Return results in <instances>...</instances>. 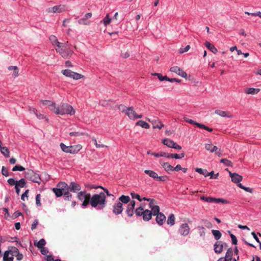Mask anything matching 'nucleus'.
I'll return each mask as SVG.
<instances>
[{
    "label": "nucleus",
    "mask_w": 261,
    "mask_h": 261,
    "mask_svg": "<svg viewBox=\"0 0 261 261\" xmlns=\"http://www.w3.org/2000/svg\"><path fill=\"white\" fill-rule=\"evenodd\" d=\"M89 204L92 207L97 210H102L106 204V196L105 193L100 192L99 194H94L92 197L90 194H87L85 200L83 201L82 205L83 207H86Z\"/></svg>",
    "instance_id": "f257e3e1"
},
{
    "label": "nucleus",
    "mask_w": 261,
    "mask_h": 261,
    "mask_svg": "<svg viewBox=\"0 0 261 261\" xmlns=\"http://www.w3.org/2000/svg\"><path fill=\"white\" fill-rule=\"evenodd\" d=\"M143 199L149 202V207L151 210L138 207L135 210V213L138 216H142L144 221H148L151 219L152 215H156L159 212L160 209L159 206L156 205V201L154 199L146 197H143Z\"/></svg>",
    "instance_id": "f03ea898"
},
{
    "label": "nucleus",
    "mask_w": 261,
    "mask_h": 261,
    "mask_svg": "<svg viewBox=\"0 0 261 261\" xmlns=\"http://www.w3.org/2000/svg\"><path fill=\"white\" fill-rule=\"evenodd\" d=\"M55 49L64 59L70 58L73 53L68 41L61 43L58 47H55Z\"/></svg>",
    "instance_id": "7ed1b4c3"
},
{
    "label": "nucleus",
    "mask_w": 261,
    "mask_h": 261,
    "mask_svg": "<svg viewBox=\"0 0 261 261\" xmlns=\"http://www.w3.org/2000/svg\"><path fill=\"white\" fill-rule=\"evenodd\" d=\"M54 113L57 115H63L65 114L74 115L75 110L72 107L67 103H61L60 105L56 107Z\"/></svg>",
    "instance_id": "20e7f679"
},
{
    "label": "nucleus",
    "mask_w": 261,
    "mask_h": 261,
    "mask_svg": "<svg viewBox=\"0 0 261 261\" xmlns=\"http://www.w3.org/2000/svg\"><path fill=\"white\" fill-rule=\"evenodd\" d=\"M24 177L27 179L38 184H40L41 180L39 174L35 173L32 170H28L25 172Z\"/></svg>",
    "instance_id": "39448f33"
},
{
    "label": "nucleus",
    "mask_w": 261,
    "mask_h": 261,
    "mask_svg": "<svg viewBox=\"0 0 261 261\" xmlns=\"http://www.w3.org/2000/svg\"><path fill=\"white\" fill-rule=\"evenodd\" d=\"M205 148L206 150L213 153L215 152L216 155L220 157L222 155V152L220 148L212 144H205Z\"/></svg>",
    "instance_id": "423d86ee"
},
{
    "label": "nucleus",
    "mask_w": 261,
    "mask_h": 261,
    "mask_svg": "<svg viewBox=\"0 0 261 261\" xmlns=\"http://www.w3.org/2000/svg\"><path fill=\"white\" fill-rule=\"evenodd\" d=\"M60 147L62 150L66 153H77L80 150V148H77L78 146H67L63 143L60 144Z\"/></svg>",
    "instance_id": "0eeeda50"
},
{
    "label": "nucleus",
    "mask_w": 261,
    "mask_h": 261,
    "mask_svg": "<svg viewBox=\"0 0 261 261\" xmlns=\"http://www.w3.org/2000/svg\"><path fill=\"white\" fill-rule=\"evenodd\" d=\"M200 199H201L205 202H209V203H212V202H215V203L221 202L222 203H228L227 200L224 199H222V198H213V197H205L204 196H200Z\"/></svg>",
    "instance_id": "6e6552de"
},
{
    "label": "nucleus",
    "mask_w": 261,
    "mask_h": 261,
    "mask_svg": "<svg viewBox=\"0 0 261 261\" xmlns=\"http://www.w3.org/2000/svg\"><path fill=\"white\" fill-rule=\"evenodd\" d=\"M61 72L66 76L72 77L74 80H79L83 77V75L81 74L72 71L69 69L62 70Z\"/></svg>",
    "instance_id": "1a4fd4ad"
},
{
    "label": "nucleus",
    "mask_w": 261,
    "mask_h": 261,
    "mask_svg": "<svg viewBox=\"0 0 261 261\" xmlns=\"http://www.w3.org/2000/svg\"><path fill=\"white\" fill-rule=\"evenodd\" d=\"M125 114L129 117V119L135 120L137 118H141L142 117V115H138L134 110L132 107H127L126 109Z\"/></svg>",
    "instance_id": "9d476101"
},
{
    "label": "nucleus",
    "mask_w": 261,
    "mask_h": 261,
    "mask_svg": "<svg viewBox=\"0 0 261 261\" xmlns=\"http://www.w3.org/2000/svg\"><path fill=\"white\" fill-rule=\"evenodd\" d=\"M66 9V6L65 5H60L49 8L46 10V11L48 13H61L65 11Z\"/></svg>",
    "instance_id": "9b49d317"
},
{
    "label": "nucleus",
    "mask_w": 261,
    "mask_h": 261,
    "mask_svg": "<svg viewBox=\"0 0 261 261\" xmlns=\"http://www.w3.org/2000/svg\"><path fill=\"white\" fill-rule=\"evenodd\" d=\"M162 143L167 146L170 147L174 148L176 149H181V147L177 144L176 143L174 142L173 140L168 139H165L163 140Z\"/></svg>",
    "instance_id": "f8f14e48"
},
{
    "label": "nucleus",
    "mask_w": 261,
    "mask_h": 261,
    "mask_svg": "<svg viewBox=\"0 0 261 261\" xmlns=\"http://www.w3.org/2000/svg\"><path fill=\"white\" fill-rule=\"evenodd\" d=\"M190 228L187 223L182 224L178 229L179 233L183 236H188L190 233Z\"/></svg>",
    "instance_id": "ddd939ff"
},
{
    "label": "nucleus",
    "mask_w": 261,
    "mask_h": 261,
    "mask_svg": "<svg viewBox=\"0 0 261 261\" xmlns=\"http://www.w3.org/2000/svg\"><path fill=\"white\" fill-rule=\"evenodd\" d=\"M123 210V204L120 201H117L113 206V213L116 215L120 214Z\"/></svg>",
    "instance_id": "4468645a"
},
{
    "label": "nucleus",
    "mask_w": 261,
    "mask_h": 261,
    "mask_svg": "<svg viewBox=\"0 0 261 261\" xmlns=\"http://www.w3.org/2000/svg\"><path fill=\"white\" fill-rule=\"evenodd\" d=\"M92 14L91 12L86 13L84 16L78 20L80 24L88 25L90 24V21L89 20L91 18Z\"/></svg>",
    "instance_id": "2eb2a0df"
},
{
    "label": "nucleus",
    "mask_w": 261,
    "mask_h": 261,
    "mask_svg": "<svg viewBox=\"0 0 261 261\" xmlns=\"http://www.w3.org/2000/svg\"><path fill=\"white\" fill-rule=\"evenodd\" d=\"M226 170L229 172V176L231 178V180L233 182L239 184L243 179V177L236 173H231L228 170V169H226Z\"/></svg>",
    "instance_id": "dca6fc26"
},
{
    "label": "nucleus",
    "mask_w": 261,
    "mask_h": 261,
    "mask_svg": "<svg viewBox=\"0 0 261 261\" xmlns=\"http://www.w3.org/2000/svg\"><path fill=\"white\" fill-rule=\"evenodd\" d=\"M170 71L171 72H174L178 74V75L186 78L187 76V74L182 69L180 68L178 66H173L170 68Z\"/></svg>",
    "instance_id": "f3484780"
},
{
    "label": "nucleus",
    "mask_w": 261,
    "mask_h": 261,
    "mask_svg": "<svg viewBox=\"0 0 261 261\" xmlns=\"http://www.w3.org/2000/svg\"><path fill=\"white\" fill-rule=\"evenodd\" d=\"M136 205V202L134 200H132L130 203L127 205L126 213L129 217H132L134 214V208Z\"/></svg>",
    "instance_id": "a211bd4d"
},
{
    "label": "nucleus",
    "mask_w": 261,
    "mask_h": 261,
    "mask_svg": "<svg viewBox=\"0 0 261 261\" xmlns=\"http://www.w3.org/2000/svg\"><path fill=\"white\" fill-rule=\"evenodd\" d=\"M148 121L152 123L153 128H159L161 129L164 126V124L162 123L159 119H149Z\"/></svg>",
    "instance_id": "6ab92c4d"
},
{
    "label": "nucleus",
    "mask_w": 261,
    "mask_h": 261,
    "mask_svg": "<svg viewBox=\"0 0 261 261\" xmlns=\"http://www.w3.org/2000/svg\"><path fill=\"white\" fill-rule=\"evenodd\" d=\"M226 246L225 243H223L221 241H217L214 244V251L216 253H220L222 252L223 247Z\"/></svg>",
    "instance_id": "aec40b11"
},
{
    "label": "nucleus",
    "mask_w": 261,
    "mask_h": 261,
    "mask_svg": "<svg viewBox=\"0 0 261 261\" xmlns=\"http://www.w3.org/2000/svg\"><path fill=\"white\" fill-rule=\"evenodd\" d=\"M81 190L80 185L74 182H71L69 185V191L76 193Z\"/></svg>",
    "instance_id": "412c9836"
},
{
    "label": "nucleus",
    "mask_w": 261,
    "mask_h": 261,
    "mask_svg": "<svg viewBox=\"0 0 261 261\" xmlns=\"http://www.w3.org/2000/svg\"><path fill=\"white\" fill-rule=\"evenodd\" d=\"M156 222L160 225H162L164 224L166 220L165 216L160 212L156 214Z\"/></svg>",
    "instance_id": "4be33fe9"
},
{
    "label": "nucleus",
    "mask_w": 261,
    "mask_h": 261,
    "mask_svg": "<svg viewBox=\"0 0 261 261\" xmlns=\"http://www.w3.org/2000/svg\"><path fill=\"white\" fill-rule=\"evenodd\" d=\"M41 102L43 105L47 106L49 109L51 111H52L53 113H54V111H55V108L56 107V103H55L53 101H51L50 100H41Z\"/></svg>",
    "instance_id": "5701e85b"
},
{
    "label": "nucleus",
    "mask_w": 261,
    "mask_h": 261,
    "mask_svg": "<svg viewBox=\"0 0 261 261\" xmlns=\"http://www.w3.org/2000/svg\"><path fill=\"white\" fill-rule=\"evenodd\" d=\"M215 113L217 115H218L221 117H227V118H231V114L227 111H224L220 110H216L215 111Z\"/></svg>",
    "instance_id": "b1692460"
},
{
    "label": "nucleus",
    "mask_w": 261,
    "mask_h": 261,
    "mask_svg": "<svg viewBox=\"0 0 261 261\" xmlns=\"http://www.w3.org/2000/svg\"><path fill=\"white\" fill-rule=\"evenodd\" d=\"M57 187L59 188L61 191L64 193L69 191V185L64 182H60L57 185Z\"/></svg>",
    "instance_id": "393cba45"
},
{
    "label": "nucleus",
    "mask_w": 261,
    "mask_h": 261,
    "mask_svg": "<svg viewBox=\"0 0 261 261\" xmlns=\"http://www.w3.org/2000/svg\"><path fill=\"white\" fill-rule=\"evenodd\" d=\"M195 171L200 174L203 175L205 177L211 175V174L213 173V171L211 172H208L206 169L198 168L195 169Z\"/></svg>",
    "instance_id": "a878e982"
},
{
    "label": "nucleus",
    "mask_w": 261,
    "mask_h": 261,
    "mask_svg": "<svg viewBox=\"0 0 261 261\" xmlns=\"http://www.w3.org/2000/svg\"><path fill=\"white\" fill-rule=\"evenodd\" d=\"M49 40L50 41L53 45L55 46V47H58L61 44V42H59L57 39V38L56 36L51 35L49 37Z\"/></svg>",
    "instance_id": "bb28decb"
},
{
    "label": "nucleus",
    "mask_w": 261,
    "mask_h": 261,
    "mask_svg": "<svg viewBox=\"0 0 261 261\" xmlns=\"http://www.w3.org/2000/svg\"><path fill=\"white\" fill-rule=\"evenodd\" d=\"M9 70H12L13 74L12 76L14 77H16L19 75V69L16 66H10L8 67Z\"/></svg>",
    "instance_id": "cd10ccee"
},
{
    "label": "nucleus",
    "mask_w": 261,
    "mask_h": 261,
    "mask_svg": "<svg viewBox=\"0 0 261 261\" xmlns=\"http://www.w3.org/2000/svg\"><path fill=\"white\" fill-rule=\"evenodd\" d=\"M260 91V89L250 88H247L245 90V92L248 94H255Z\"/></svg>",
    "instance_id": "c85d7f7f"
},
{
    "label": "nucleus",
    "mask_w": 261,
    "mask_h": 261,
    "mask_svg": "<svg viewBox=\"0 0 261 261\" xmlns=\"http://www.w3.org/2000/svg\"><path fill=\"white\" fill-rule=\"evenodd\" d=\"M205 46L210 50L214 54H216L218 51L217 49L215 47V46L210 43L209 42L206 41L205 43Z\"/></svg>",
    "instance_id": "c756f323"
},
{
    "label": "nucleus",
    "mask_w": 261,
    "mask_h": 261,
    "mask_svg": "<svg viewBox=\"0 0 261 261\" xmlns=\"http://www.w3.org/2000/svg\"><path fill=\"white\" fill-rule=\"evenodd\" d=\"M160 164L167 172H169L170 171H172L173 166L170 165L169 163L160 161Z\"/></svg>",
    "instance_id": "7c9ffc66"
},
{
    "label": "nucleus",
    "mask_w": 261,
    "mask_h": 261,
    "mask_svg": "<svg viewBox=\"0 0 261 261\" xmlns=\"http://www.w3.org/2000/svg\"><path fill=\"white\" fill-rule=\"evenodd\" d=\"M34 244L35 246L40 249L44 247V246L46 244V242L44 239H41L38 242L34 241Z\"/></svg>",
    "instance_id": "2f4dec72"
},
{
    "label": "nucleus",
    "mask_w": 261,
    "mask_h": 261,
    "mask_svg": "<svg viewBox=\"0 0 261 261\" xmlns=\"http://www.w3.org/2000/svg\"><path fill=\"white\" fill-rule=\"evenodd\" d=\"M0 150L1 153L6 157L9 158L10 156V152L9 149L6 147L1 146Z\"/></svg>",
    "instance_id": "473e14b6"
},
{
    "label": "nucleus",
    "mask_w": 261,
    "mask_h": 261,
    "mask_svg": "<svg viewBox=\"0 0 261 261\" xmlns=\"http://www.w3.org/2000/svg\"><path fill=\"white\" fill-rule=\"evenodd\" d=\"M200 223L203 225V226L205 227L208 229L212 228L213 225L212 223L206 219H202Z\"/></svg>",
    "instance_id": "72a5a7b5"
},
{
    "label": "nucleus",
    "mask_w": 261,
    "mask_h": 261,
    "mask_svg": "<svg viewBox=\"0 0 261 261\" xmlns=\"http://www.w3.org/2000/svg\"><path fill=\"white\" fill-rule=\"evenodd\" d=\"M144 172L148 175L150 177H152L154 179H156V178H158V174L155 172L150 170H145L144 171Z\"/></svg>",
    "instance_id": "f704fd0d"
},
{
    "label": "nucleus",
    "mask_w": 261,
    "mask_h": 261,
    "mask_svg": "<svg viewBox=\"0 0 261 261\" xmlns=\"http://www.w3.org/2000/svg\"><path fill=\"white\" fill-rule=\"evenodd\" d=\"M119 201L122 203L127 204L130 201V198L128 196L122 195L119 198Z\"/></svg>",
    "instance_id": "c9c22d12"
},
{
    "label": "nucleus",
    "mask_w": 261,
    "mask_h": 261,
    "mask_svg": "<svg viewBox=\"0 0 261 261\" xmlns=\"http://www.w3.org/2000/svg\"><path fill=\"white\" fill-rule=\"evenodd\" d=\"M233 251L232 248H230L227 250L225 254V257L228 259L229 261H231L232 259Z\"/></svg>",
    "instance_id": "e433bc0d"
},
{
    "label": "nucleus",
    "mask_w": 261,
    "mask_h": 261,
    "mask_svg": "<svg viewBox=\"0 0 261 261\" xmlns=\"http://www.w3.org/2000/svg\"><path fill=\"white\" fill-rule=\"evenodd\" d=\"M69 135L73 137H81L82 136H88V134L86 133L77 131L70 132Z\"/></svg>",
    "instance_id": "4c0bfd02"
},
{
    "label": "nucleus",
    "mask_w": 261,
    "mask_h": 261,
    "mask_svg": "<svg viewBox=\"0 0 261 261\" xmlns=\"http://www.w3.org/2000/svg\"><path fill=\"white\" fill-rule=\"evenodd\" d=\"M167 223L168 225H170L171 226L175 224V217L174 214H171L169 216Z\"/></svg>",
    "instance_id": "58836bf2"
},
{
    "label": "nucleus",
    "mask_w": 261,
    "mask_h": 261,
    "mask_svg": "<svg viewBox=\"0 0 261 261\" xmlns=\"http://www.w3.org/2000/svg\"><path fill=\"white\" fill-rule=\"evenodd\" d=\"M198 233L200 237L204 238L205 236V229L203 226H198L197 227Z\"/></svg>",
    "instance_id": "ea45409f"
},
{
    "label": "nucleus",
    "mask_w": 261,
    "mask_h": 261,
    "mask_svg": "<svg viewBox=\"0 0 261 261\" xmlns=\"http://www.w3.org/2000/svg\"><path fill=\"white\" fill-rule=\"evenodd\" d=\"M185 156V153H181L179 154H173V153H171V154H169V155L168 156V158H175L176 159H181L182 158H184Z\"/></svg>",
    "instance_id": "a19ab883"
},
{
    "label": "nucleus",
    "mask_w": 261,
    "mask_h": 261,
    "mask_svg": "<svg viewBox=\"0 0 261 261\" xmlns=\"http://www.w3.org/2000/svg\"><path fill=\"white\" fill-rule=\"evenodd\" d=\"M137 125L140 126L142 128H149V125L146 122L143 120H140L136 123Z\"/></svg>",
    "instance_id": "79ce46f5"
},
{
    "label": "nucleus",
    "mask_w": 261,
    "mask_h": 261,
    "mask_svg": "<svg viewBox=\"0 0 261 261\" xmlns=\"http://www.w3.org/2000/svg\"><path fill=\"white\" fill-rule=\"evenodd\" d=\"M212 232L216 240H218L222 236V234L219 230H212Z\"/></svg>",
    "instance_id": "37998d69"
},
{
    "label": "nucleus",
    "mask_w": 261,
    "mask_h": 261,
    "mask_svg": "<svg viewBox=\"0 0 261 261\" xmlns=\"http://www.w3.org/2000/svg\"><path fill=\"white\" fill-rule=\"evenodd\" d=\"M87 194L88 193H86L85 191L79 192L77 193V195L78 199L81 201L83 200V199H84V200H85V197Z\"/></svg>",
    "instance_id": "c03bdc74"
},
{
    "label": "nucleus",
    "mask_w": 261,
    "mask_h": 261,
    "mask_svg": "<svg viewBox=\"0 0 261 261\" xmlns=\"http://www.w3.org/2000/svg\"><path fill=\"white\" fill-rule=\"evenodd\" d=\"M112 19L110 18L109 14H108L103 18L102 21L105 27H107L111 22Z\"/></svg>",
    "instance_id": "a18cd8bd"
},
{
    "label": "nucleus",
    "mask_w": 261,
    "mask_h": 261,
    "mask_svg": "<svg viewBox=\"0 0 261 261\" xmlns=\"http://www.w3.org/2000/svg\"><path fill=\"white\" fill-rule=\"evenodd\" d=\"M53 190L57 197H61L64 194L63 192L58 187L53 188Z\"/></svg>",
    "instance_id": "49530a36"
},
{
    "label": "nucleus",
    "mask_w": 261,
    "mask_h": 261,
    "mask_svg": "<svg viewBox=\"0 0 261 261\" xmlns=\"http://www.w3.org/2000/svg\"><path fill=\"white\" fill-rule=\"evenodd\" d=\"M25 181L24 178L20 179L19 181H17L16 186L20 188H23L25 186Z\"/></svg>",
    "instance_id": "de8ad7c7"
},
{
    "label": "nucleus",
    "mask_w": 261,
    "mask_h": 261,
    "mask_svg": "<svg viewBox=\"0 0 261 261\" xmlns=\"http://www.w3.org/2000/svg\"><path fill=\"white\" fill-rule=\"evenodd\" d=\"M153 75L157 76L159 80L161 81H163L164 80L168 81L169 80V77H168L166 75L163 76L161 73H155Z\"/></svg>",
    "instance_id": "09e8293b"
},
{
    "label": "nucleus",
    "mask_w": 261,
    "mask_h": 261,
    "mask_svg": "<svg viewBox=\"0 0 261 261\" xmlns=\"http://www.w3.org/2000/svg\"><path fill=\"white\" fill-rule=\"evenodd\" d=\"M152 155H154L155 157L163 156L168 158L169 154L165 152H161L160 153H152Z\"/></svg>",
    "instance_id": "8fccbe9b"
},
{
    "label": "nucleus",
    "mask_w": 261,
    "mask_h": 261,
    "mask_svg": "<svg viewBox=\"0 0 261 261\" xmlns=\"http://www.w3.org/2000/svg\"><path fill=\"white\" fill-rule=\"evenodd\" d=\"M220 162L223 163L226 166H232V164L231 162L226 159H222L220 160Z\"/></svg>",
    "instance_id": "3c124183"
},
{
    "label": "nucleus",
    "mask_w": 261,
    "mask_h": 261,
    "mask_svg": "<svg viewBox=\"0 0 261 261\" xmlns=\"http://www.w3.org/2000/svg\"><path fill=\"white\" fill-rule=\"evenodd\" d=\"M130 195H131L132 198L133 199H137L139 201H142V200H144L143 198H141L139 194H137V193H134V192H132V193H130Z\"/></svg>",
    "instance_id": "603ef678"
},
{
    "label": "nucleus",
    "mask_w": 261,
    "mask_h": 261,
    "mask_svg": "<svg viewBox=\"0 0 261 261\" xmlns=\"http://www.w3.org/2000/svg\"><path fill=\"white\" fill-rule=\"evenodd\" d=\"M238 186L240 188L244 190L246 192H248L249 193H252V189L248 188V187H246L243 186L241 184H239L238 185Z\"/></svg>",
    "instance_id": "864d4df0"
},
{
    "label": "nucleus",
    "mask_w": 261,
    "mask_h": 261,
    "mask_svg": "<svg viewBox=\"0 0 261 261\" xmlns=\"http://www.w3.org/2000/svg\"><path fill=\"white\" fill-rule=\"evenodd\" d=\"M63 195L65 200H70L71 199L72 195L69 193V191L65 192Z\"/></svg>",
    "instance_id": "5fc2aeb1"
},
{
    "label": "nucleus",
    "mask_w": 261,
    "mask_h": 261,
    "mask_svg": "<svg viewBox=\"0 0 261 261\" xmlns=\"http://www.w3.org/2000/svg\"><path fill=\"white\" fill-rule=\"evenodd\" d=\"M25 170V168L20 165H16L12 168L13 171H22Z\"/></svg>",
    "instance_id": "6e6d98bb"
},
{
    "label": "nucleus",
    "mask_w": 261,
    "mask_h": 261,
    "mask_svg": "<svg viewBox=\"0 0 261 261\" xmlns=\"http://www.w3.org/2000/svg\"><path fill=\"white\" fill-rule=\"evenodd\" d=\"M198 127L200 128L204 129H205V130L210 132H211L213 130L212 128H209L207 126H205V125H203L202 124H201V123L198 124Z\"/></svg>",
    "instance_id": "4d7b16f0"
},
{
    "label": "nucleus",
    "mask_w": 261,
    "mask_h": 261,
    "mask_svg": "<svg viewBox=\"0 0 261 261\" xmlns=\"http://www.w3.org/2000/svg\"><path fill=\"white\" fill-rule=\"evenodd\" d=\"M198 127L200 128L204 129H205V130L210 132H211L213 130L212 128H209L207 126H205V125H203L202 124H201V123L198 124Z\"/></svg>",
    "instance_id": "13d9d810"
},
{
    "label": "nucleus",
    "mask_w": 261,
    "mask_h": 261,
    "mask_svg": "<svg viewBox=\"0 0 261 261\" xmlns=\"http://www.w3.org/2000/svg\"><path fill=\"white\" fill-rule=\"evenodd\" d=\"M2 174L6 177L9 176L8 170L5 166L2 168Z\"/></svg>",
    "instance_id": "bf43d9fd"
},
{
    "label": "nucleus",
    "mask_w": 261,
    "mask_h": 261,
    "mask_svg": "<svg viewBox=\"0 0 261 261\" xmlns=\"http://www.w3.org/2000/svg\"><path fill=\"white\" fill-rule=\"evenodd\" d=\"M11 253V251L7 250L4 252V256H3V261H7L9 257V255Z\"/></svg>",
    "instance_id": "052dcab7"
},
{
    "label": "nucleus",
    "mask_w": 261,
    "mask_h": 261,
    "mask_svg": "<svg viewBox=\"0 0 261 261\" xmlns=\"http://www.w3.org/2000/svg\"><path fill=\"white\" fill-rule=\"evenodd\" d=\"M190 48V46L189 45H187L185 48H180L179 49V53L182 54L185 52L188 51Z\"/></svg>",
    "instance_id": "680f3d73"
},
{
    "label": "nucleus",
    "mask_w": 261,
    "mask_h": 261,
    "mask_svg": "<svg viewBox=\"0 0 261 261\" xmlns=\"http://www.w3.org/2000/svg\"><path fill=\"white\" fill-rule=\"evenodd\" d=\"M184 120L185 121L190 123V124H194V125H196V126H198V124H199V123H197L196 122H195L193 120H191V119H190L188 118H184Z\"/></svg>",
    "instance_id": "e2e57ef3"
},
{
    "label": "nucleus",
    "mask_w": 261,
    "mask_h": 261,
    "mask_svg": "<svg viewBox=\"0 0 261 261\" xmlns=\"http://www.w3.org/2000/svg\"><path fill=\"white\" fill-rule=\"evenodd\" d=\"M10 251L11 254L13 256H15L16 254H17L19 253L18 249L16 247L13 248Z\"/></svg>",
    "instance_id": "0e129e2a"
},
{
    "label": "nucleus",
    "mask_w": 261,
    "mask_h": 261,
    "mask_svg": "<svg viewBox=\"0 0 261 261\" xmlns=\"http://www.w3.org/2000/svg\"><path fill=\"white\" fill-rule=\"evenodd\" d=\"M40 194H37L36 196V203L37 206H41V202H40Z\"/></svg>",
    "instance_id": "69168bd1"
},
{
    "label": "nucleus",
    "mask_w": 261,
    "mask_h": 261,
    "mask_svg": "<svg viewBox=\"0 0 261 261\" xmlns=\"http://www.w3.org/2000/svg\"><path fill=\"white\" fill-rule=\"evenodd\" d=\"M118 109L121 111L122 112H126V109L127 108L126 106L123 105H120L118 107Z\"/></svg>",
    "instance_id": "338daca9"
},
{
    "label": "nucleus",
    "mask_w": 261,
    "mask_h": 261,
    "mask_svg": "<svg viewBox=\"0 0 261 261\" xmlns=\"http://www.w3.org/2000/svg\"><path fill=\"white\" fill-rule=\"evenodd\" d=\"M8 182L11 186H14L15 185L16 186V183H17V180H15L14 179H13V178H9L8 180Z\"/></svg>",
    "instance_id": "774afa93"
}]
</instances>
